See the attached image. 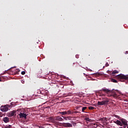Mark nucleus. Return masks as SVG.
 <instances>
[{"instance_id": "obj_1", "label": "nucleus", "mask_w": 128, "mask_h": 128, "mask_svg": "<svg viewBox=\"0 0 128 128\" xmlns=\"http://www.w3.org/2000/svg\"><path fill=\"white\" fill-rule=\"evenodd\" d=\"M60 114H62V116L64 114H67L68 116H74V114H80V112L78 111H74L72 110H68L64 112H60Z\"/></svg>"}, {"instance_id": "obj_2", "label": "nucleus", "mask_w": 128, "mask_h": 128, "mask_svg": "<svg viewBox=\"0 0 128 128\" xmlns=\"http://www.w3.org/2000/svg\"><path fill=\"white\" fill-rule=\"evenodd\" d=\"M108 102H110V100L107 98L106 100H104L102 102L98 101L97 104L98 106H108Z\"/></svg>"}, {"instance_id": "obj_3", "label": "nucleus", "mask_w": 128, "mask_h": 128, "mask_svg": "<svg viewBox=\"0 0 128 128\" xmlns=\"http://www.w3.org/2000/svg\"><path fill=\"white\" fill-rule=\"evenodd\" d=\"M117 78L120 80H128V76L122 74H120L117 76Z\"/></svg>"}, {"instance_id": "obj_4", "label": "nucleus", "mask_w": 128, "mask_h": 128, "mask_svg": "<svg viewBox=\"0 0 128 128\" xmlns=\"http://www.w3.org/2000/svg\"><path fill=\"white\" fill-rule=\"evenodd\" d=\"M10 106L8 104L5 105L4 106H2L0 107V110L2 112H6L8 110V108H10Z\"/></svg>"}, {"instance_id": "obj_5", "label": "nucleus", "mask_w": 128, "mask_h": 128, "mask_svg": "<svg viewBox=\"0 0 128 128\" xmlns=\"http://www.w3.org/2000/svg\"><path fill=\"white\" fill-rule=\"evenodd\" d=\"M116 92H118V90H112L110 92L112 96L114 98H118V94H116Z\"/></svg>"}, {"instance_id": "obj_6", "label": "nucleus", "mask_w": 128, "mask_h": 128, "mask_svg": "<svg viewBox=\"0 0 128 128\" xmlns=\"http://www.w3.org/2000/svg\"><path fill=\"white\" fill-rule=\"evenodd\" d=\"M16 112L15 110L11 111L7 113V116L8 118H12V116H14V114H16Z\"/></svg>"}, {"instance_id": "obj_7", "label": "nucleus", "mask_w": 128, "mask_h": 128, "mask_svg": "<svg viewBox=\"0 0 128 128\" xmlns=\"http://www.w3.org/2000/svg\"><path fill=\"white\" fill-rule=\"evenodd\" d=\"M62 125L64 128H72V124L70 123H63Z\"/></svg>"}, {"instance_id": "obj_8", "label": "nucleus", "mask_w": 128, "mask_h": 128, "mask_svg": "<svg viewBox=\"0 0 128 128\" xmlns=\"http://www.w3.org/2000/svg\"><path fill=\"white\" fill-rule=\"evenodd\" d=\"M120 120L122 123V126H128V121H126V119L122 118Z\"/></svg>"}, {"instance_id": "obj_9", "label": "nucleus", "mask_w": 128, "mask_h": 128, "mask_svg": "<svg viewBox=\"0 0 128 128\" xmlns=\"http://www.w3.org/2000/svg\"><path fill=\"white\" fill-rule=\"evenodd\" d=\"M19 116H20V118H26V116H28V115L24 113L20 112L19 114Z\"/></svg>"}, {"instance_id": "obj_10", "label": "nucleus", "mask_w": 128, "mask_h": 128, "mask_svg": "<svg viewBox=\"0 0 128 128\" xmlns=\"http://www.w3.org/2000/svg\"><path fill=\"white\" fill-rule=\"evenodd\" d=\"M101 90H102L103 92H106V94H110V92H112L111 90H110L109 89L106 88H102Z\"/></svg>"}, {"instance_id": "obj_11", "label": "nucleus", "mask_w": 128, "mask_h": 128, "mask_svg": "<svg viewBox=\"0 0 128 128\" xmlns=\"http://www.w3.org/2000/svg\"><path fill=\"white\" fill-rule=\"evenodd\" d=\"M114 124H118V126H122V123L120 120H117L116 121L114 122Z\"/></svg>"}, {"instance_id": "obj_12", "label": "nucleus", "mask_w": 128, "mask_h": 128, "mask_svg": "<svg viewBox=\"0 0 128 128\" xmlns=\"http://www.w3.org/2000/svg\"><path fill=\"white\" fill-rule=\"evenodd\" d=\"M2 120L6 124H8V122H10V118L8 117H5L3 118Z\"/></svg>"}, {"instance_id": "obj_13", "label": "nucleus", "mask_w": 128, "mask_h": 128, "mask_svg": "<svg viewBox=\"0 0 128 128\" xmlns=\"http://www.w3.org/2000/svg\"><path fill=\"white\" fill-rule=\"evenodd\" d=\"M62 118H64V120H72V117L70 116H68L66 117V116H62Z\"/></svg>"}, {"instance_id": "obj_14", "label": "nucleus", "mask_w": 128, "mask_h": 128, "mask_svg": "<svg viewBox=\"0 0 128 128\" xmlns=\"http://www.w3.org/2000/svg\"><path fill=\"white\" fill-rule=\"evenodd\" d=\"M56 120L57 122H62V120H64V119L62 117L58 116L56 117Z\"/></svg>"}, {"instance_id": "obj_15", "label": "nucleus", "mask_w": 128, "mask_h": 128, "mask_svg": "<svg viewBox=\"0 0 128 128\" xmlns=\"http://www.w3.org/2000/svg\"><path fill=\"white\" fill-rule=\"evenodd\" d=\"M111 82H118V81L116 79L112 78L111 79Z\"/></svg>"}, {"instance_id": "obj_16", "label": "nucleus", "mask_w": 128, "mask_h": 128, "mask_svg": "<svg viewBox=\"0 0 128 128\" xmlns=\"http://www.w3.org/2000/svg\"><path fill=\"white\" fill-rule=\"evenodd\" d=\"M118 74V71L116 70H114L112 72V74Z\"/></svg>"}, {"instance_id": "obj_17", "label": "nucleus", "mask_w": 128, "mask_h": 128, "mask_svg": "<svg viewBox=\"0 0 128 128\" xmlns=\"http://www.w3.org/2000/svg\"><path fill=\"white\" fill-rule=\"evenodd\" d=\"M88 110H94V107L93 106H89L88 107Z\"/></svg>"}, {"instance_id": "obj_18", "label": "nucleus", "mask_w": 128, "mask_h": 128, "mask_svg": "<svg viewBox=\"0 0 128 128\" xmlns=\"http://www.w3.org/2000/svg\"><path fill=\"white\" fill-rule=\"evenodd\" d=\"M86 108H87L86 106L82 107V112H84V110H86Z\"/></svg>"}, {"instance_id": "obj_19", "label": "nucleus", "mask_w": 128, "mask_h": 128, "mask_svg": "<svg viewBox=\"0 0 128 128\" xmlns=\"http://www.w3.org/2000/svg\"><path fill=\"white\" fill-rule=\"evenodd\" d=\"M48 120H50V122H53L54 121V118L50 117V118H48Z\"/></svg>"}, {"instance_id": "obj_20", "label": "nucleus", "mask_w": 128, "mask_h": 128, "mask_svg": "<svg viewBox=\"0 0 128 128\" xmlns=\"http://www.w3.org/2000/svg\"><path fill=\"white\" fill-rule=\"evenodd\" d=\"M68 96H72V92H69L68 94H67V95Z\"/></svg>"}, {"instance_id": "obj_21", "label": "nucleus", "mask_w": 128, "mask_h": 128, "mask_svg": "<svg viewBox=\"0 0 128 128\" xmlns=\"http://www.w3.org/2000/svg\"><path fill=\"white\" fill-rule=\"evenodd\" d=\"M4 128H12V125L6 126Z\"/></svg>"}, {"instance_id": "obj_22", "label": "nucleus", "mask_w": 128, "mask_h": 128, "mask_svg": "<svg viewBox=\"0 0 128 128\" xmlns=\"http://www.w3.org/2000/svg\"><path fill=\"white\" fill-rule=\"evenodd\" d=\"M106 118H101V120H106Z\"/></svg>"}, {"instance_id": "obj_23", "label": "nucleus", "mask_w": 128, "mask_h": 128, "mask_svg": "<svg viewBox=\"0 0 128 128\" xmlns=\"http://www.w3.org/2000/svg\"><path fill=\"white\" fill-rule=\"evenodd\" d=\"M106 96V94H104L102 93H100V96Z\"/></svg>"}, {"instance_id": "obj_24", "label": "nucleus", "mask_w": 128, "mask_h": 128, "mask_svg": "<svg viewBox=\"0 0 128 128\" xmlns=\"http://www.w3.org/2000/svg\"><path fill=\"white\" fill-rule=\"evenodd\" d=\"M85 120H86L87 122H90V118H85Z\"/></svg>"}, {"instance_id": "obj_25", "label": "nucleus", "mask_w": 128, "mask_h": 128, "mask_svg": "<svg viewBox=\"0 0 128 128\" xmlns=\"http://www.w3.org/2000/svg\"><path fill=\"white\" fill-rule=\"evenodd\" d=\"M66 96H68V94H63V98H66Z\"/></svg>"}, {"instance_id": "obj_26", "label": "nucleus", "mask_w": 128, "mask_h": 128, "mask_svg": "<svg viewBox=\"0 0 128 128\" xmlns=\"http://www.w3.org/2000/svg\"><path fill=\"white\" fill-rule=\"evenodd\" d=\"M4 114L2 112H0V117L2 118Z\"/></svg>"}, {"instance_id": "obj_27", "label": "nucleus", "mask_w": 128, "mask_h": 128, "mask_svg": "<svg viewBox=\"0 0 128 128\" xmlns=\"http://www.w3.org/2000/svg\"><path fill=\"white\" fill-rule=\"evenodd\" d=\"M114 116H115V118H120V116L118 115L114 114Z\"/></svg>"}, {"instance_id": "obj_28", "label": "nucleus", "mask_w": 128, "mask_h": 128, "mask_svg": "<svg viewBox=\"0 0 128 128\" xmlns=\"http://www.w3.org/2000/svg\"><path fill=\"white\" fill-rule=\"evenodd\" d=\"M22 74L24 75V74H26V72L25 71H22V72H21Z\"/></svg>"}, {"instance_id": "obj_29", "label": "nucleus", "mask_w": 128, "mask_h": 128, "mask_svg": "<svg viewBox=\"0 0 128 128\" xmlns=\"http://www.w3.org/2000/svg\"><path fill=\"white\" fill-rule=\"evenodd\" d=\"M108 98H111V96H112V94H108Z\"/></svg>"}, {"instance_id": "obj_30", "label": "nucleus", "mask_w": 128, "mask_h": 128, "mask_svg": "<svg viewBox=\"0 0 128 128\" xmlns=\"http://www.w3.org/2000/svg\"><path fill=\"white\" fill-rule=\"evenodd\" d=\"M110 66V64H108V62H106V66Z\"/></svg>"}, {"instance_id": "obj_31", "label": "nucleus", "mask_w": 128, "mask_h": 128, "mask_svg": "<svg viewBox=\"0 0 128 128\" xmlns=\"http://www.w3.org/2000/svg\"><path fill=\"white\" fill-rule=\"evenodd\" d=\"M84 74V76L86 78H88V75H86L85 74Z\"/></svg>"}, {"instance_id": "obj_32", "label": "nucleus", "mask_w": 128, "mask_h": 128, "mask_svg": "<svg viewBox=\"0 0 128 128\" xmlns=\"http://www.w3.org/2000/svg\"><path fill=\"white\" fill-rule=\"evenodd\" d=\"M76 58H78V56L76 55Z\"/></svg>"}, {"instance_id": "obj_33", "label": "nucleus", "mask_w": 128, "mask_h": 128, "mask_svg": "<svg viewBox=\"0 0 128 128\" xmlns=\"http://www.w3.org/2000/svg\"><path fill=\"white\" fill-rule=\"evenodd\" d=\"M74 63H73V64H72V66H74Z\"/></svg>"}, {"instance_id": "obj_34", "label": "nucleus", "mask_w": 128, "mask_h": 128, "mask_svg": "<svg viewBox=\"0 0 128 128\" xmlns=\"http://www.w3.org/2000/svg\"><path fill=\"white\" fill-rule=\"evenodd\" d=\"M0 82H2V79H0Z\"/></svg>"}, {"instance_id": "obj_35", "label": "nucleus", "mask_w": 128, "mask_h": 128, "mask_svg": "<svg viewBox=\"0 0 128 128\" xmlns=\"http://www.w3.org/2000/svg\"><path fill=\"white\" fill-rule=\"evenodd\" d=\"M94 126H96V124H94Z\"/></svg>"}, {"instance_id": "obj_36", "label": "nucleus", "mask_w": 128, "mask_h": 128, "mask_svg": "<svg viewBox=\"0 0 128 128\" xmlns=\"http://www.w3.org/2000/svg\"><path fill=\"white\" fill-rule=\"evenodd\" d=\"M76 108L78 109V108Z\"/></svg>"}]
</instances>
